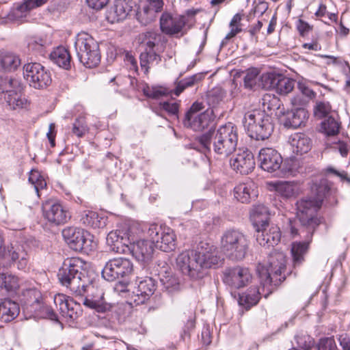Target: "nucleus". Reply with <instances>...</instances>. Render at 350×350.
<instances>
[{
	"instance_id": "52",
	"label": "nucleus",
	"mask_w": 350,
	"mask_h": 350,
	"mask_svg": "<svg viewBox=\"0 0 350 350\" xmlns=\"http://www.w3.org/2000/svg\"><path fill=\"white\" fill-rule=\"evenodd\" d=\"M259 75L258 70L256 68H252L247 70L245 76L243 77L244 86L246 88L252 89L256 85Z\"/></svg>"
},
{
	"instance_id": "46",
	"label": "nucleus",
	"mask_w": 350,
	"mask_h": 350,
	"mask_svg": "<svg viewBox=\"0 0 350 350\" xmlns=\"http://www.w3.org/2000/svg\"><path fill=\"white\" fill-rule=\"evenodd\" d=\"M140 65L142 68L148 71L149 65L156 63L157 64L161 61V57L154 51H145L142 53L139 57Z\"/></svg>"
},
{
	"instance_id": "27",
	"label": "nucleus",
	"mask_w": 350,
	"mask_h": 350,
	"mask_svg": "<svg viewBox=\"0 0 350 350\" xmlns=\"http://www.w3.org/2000/svg\"><path fill=\"white\" fill-rule=\"evenodd\" d=\"M273 124L272 120L265 121L260 125H252L250 127L245 128L249 137L256 140H265L268 139L273 131Z\"/></svg>"
},
{
	"instance_id": "53",
	"label": "nucleus",
	"mask_w": 350,
	"mask_h": 350,
	"mask_svg": "<svg viewBox=\"0 0 350 350\" xmlns=\"http://www.w3.org/2000/svg\"><path fill=\"white\" fill-rule=\"evenodd\" d=\"M146 230L148 237L151 239L150 241L153 243V245H155L157 240L159 239L161 235V232L163 231L161 226L156 224H152L148 225V226H146Z\"/></svg>"
},
{
	"instance_id": "11",
	"label": "nucleus",
	"mask_w": 350,
	"mask_h": 350,
	"mask_svg": "<svg viewBox=\"0 0 350 350\" xmlns=\"http://www.w3.org/2000/svg\"><path fill=\"white\" fill-rule=\"evenodd\" d=\"M23 72L24 79L35 89H44L51 83V72L40 63L25 64L23 67Z\"/></svg>"
},
{
	"instance_id": "59",
	"label": "nucleus",
	"mask_w": 350,
	"mask_h": 350,
	"mask_svg": "<svg viewBox=\"0 0 350 350\" xmlns=\"http://www.w3.org/2000/svg\"><path fill=\"white\" fill-rule=\"evenodd\" d=\"M144 3L155 15L163 9V1L162 0H147Z\"/></svg>"
},
{
	"instance_id": "55",
	"label": "nucleus",
	"mask_w": 350,
	"mask_h": 350,
	"mask_svg": "<svg viewBox=\"0 0 350 350\" xmlns=\"http://www.w3.org/2000/svg\"><path fill=\"white\" fill-rule=\"evenodd\" d=\"M318 350H337L334 338H324L319 340Z\"/></svg>"
},
{
	"instance_id": "5",
	"label": "nucleus",
	"mask_w": 350,
	"mask_h": 350,
	"mask_svg": "<svg viewBox=\"0 0 350 350\" xmlns=\"http://www.w3.org/2000/svg\"><path fill=\"white\" fill-rule=\"evenodd\" d=\"M286 261L283 252L273 251L269 255L267 263L258 265L256 271L265 297L285 280Z\"/></svg>"
},
{
	"instance_id": "16",
	"label": "nucleus",
	"mask_w": 350,
	"mask_h": 350,
	"mask_svg": "<svg viewBox=\"0 0 350 350\" xmlns=\"http://www.w3.org/2000/svg\"><path fill=\"white\" fill-rule=\"evenodd\" d=\"M141 275H145V278L144 279L142 278V280H139V277H137V286L134 288L131 296V300L135 305L146 303L156 289L154 281L151 277L148 276V274H144L141 271Z\"/></svg>"
},
{
	"instance_id": "58",
	"label": "nucleus",
	"mask_w": 350,
	"mask_h": 350,
	"mask_svg": "<svg viewBox=\"0 0 350 350\" xmlns=\"http://www.w3.org/2000/svg\"><path fill=\"white\" fill-rule=\"evenodd\" d=\"M38 311H40V312H41L40 314L44 318H47L51 320H57V314L53 311V310L51 307L44 305L43 303L41 305V308H38Z\"/></svg>"
},
{
	"instance_id": "41",
	"label": "nucleus",
	"mask_w": 350,
	"mask_h": 350,
	"mask_svg": "<svg viewBox=\"0 0 350 350\" xmlns=\"http://www.w3.org/2000/svg\"><path fill=\"white\" fill-rule=\"evenodd\" d=\"M49 0H24L23 3L18 5L15 12V16L21 17L23 14L30 12L31 10L40 7Z\"/></svg>"
},
{
	"instance_id": "32",
	"label": "nucleus",
	"mask_w": 350,
	"mask_h": 350,
	"mask_svg": "<svg viewBox=\"0 0 350 350\" xmlns=\"http://www.w3.org/2000/svg\"><path fill=\"white\" fill-rule=\"evenodd\" d=\"M21 64V59L17 54L10 52L0 53V71H14Z\"/></svg>"
},
{
	"instance_id": "62",
	"label": "nucleus",
	"mask_w": 350,
	"mask_h": 350,
	"mask_svg": "<svg viewBox=\"0 0 350 350\" xmlns=\"http://www.w3.org/2000/svg\"><path fill=\"white\" fill-rule=\"evenodd\" d=\"M109 2V0H87L89 7L98 10L103 8Z\"/></svg>"
},
{
	"instance_id": "44",
	"label": "nucleus",
	"mask_w": 350,
	"mask_h": 350,
	"mask_svg": "<svg viewBox=\"0 0 350 350\" xmlns=\"http://www.w3.org/2000/svg\"><path fill=\"white\" fill-rule=\"evenodd\" d=\"M81 221L86 226L94 228H100L102 221L97 213L92 211H85L81 215Z\"/></svg>"
},
{
	"instance_id": "17",
	"label": "nucleus",
	"mask_w": 350,
	"mask_h": 350,
	"mask_svg": "<svg viewBox=\"0 0 350 350\" xmlns=\"http://www.w3.org/2000/svg\"><path fill=\"white\" fill-rule=\"evenodd\" d=\"M188 22V16H173L170 13L164 12L160 18V28L163 33L169 36L177 35L180 33V36H183L185 32L183 29Z\"/></svg>"
},
{
	"instance_id": "2",
	"label": "nucleus",
	"mask_w": 350,
	"mask_h": 350,
	"mask_svg": "<svg viewBox=\"0 0 350 350\" xmlns=\"http://www.w3.org/2000/svg\"><path fill=\"white\" fill-rule=\"evenodd\" d=\"M82 267L83 261L79 258L65 260L57 273L60 283L78 297L85 307L98 312L110 311L113 305L105 299L103 290H97L90 297H84L88 287V280L81 271Z\"/></svg>"
},
{
	"instance_id": "54",
	"label": "nucleus",
	"mask_w": 350,
	"mask_h": 350,
	"mask_svg": "<svg viewBox=\"0 0 350 350\" xmlns=\"http://www.w3.org/2000/svg\"><path fill=\"white\" fill-rule=\"evenodd\" d=\"M87 131V125L83 118H77L73 123L72 133L77 136L82 137Z\"/></svg>"
},
{
	"instance_id": "6",
	"label": "nucleus",
	"mask_w": 350,
	"mask_h": 350,
	"mask_svg": "<svg viewBox=\"0 0 350 350\" xmlns=\"http://www.w3.org/2000/svg\"><path fill=\"white\" fill-rule=\"evenodd\" d=\"M250 245L248 236L239 230H228L221 237V251L232 260L240 261L244 259L249 251Z\"/></svg>"
},
{
	"instance_id": "13",
	"label": "nucleus",
	"mask_w": 350,
	"mask_h": 350,
	"mask_svg": "<svg viewBox=\"0 0 350 350\" xmlns=\"http://www.w3.org/2000/svg\"><path fill=\"white\" fill-rule=\"evenodd\" d=\"M153 243L148 240H139L131 241L127 252H130L132 256L139 262H141V271L144 274H150L152 271V267L150 266V261L152 259L154 252Z\"/></svg>"
},
{
	"instance_id": "42",
	"label": "nucleus",
	"mask_w": 350,
	"mask_h": 350,
	"mask_svg": "<svg viewBox=\"0 0 350 350\" xmlns=\"http://www.w3.org/2000/svg\"><path fill=\"white\" fill-rule=\"evenodd\" d=\"M137 19L140 23L146 25L156 18L155 14L150 10L145 3H143L136 12Z\"/></svg>"
},
{
	"instance_id": "43",
	"label": "nucleus",
	"mask_w": 350,
	"mask_h": 350,
	"mask_svg": "<svg viewBox=\"0 0 350 350\" xmlns=\"http://www.w3.org/2000/svg\"><path fill=\"white\" fill-rule=\"evenodd\" d=\"M275 188L281 196L291 198L295 194L297 187L292 182L278 181L275 183Z\"/></svg>"
},
{
	"instance_id": "33",
	"label": "nucleus",
	"mask_w": 350,
	"mask_h": 350,
	"mask_svg": "<svg viewBox=\"0 0 350 350\" xmlns=\"http://www.w3.org/2000/svg\"><path fill=\"white\" fill-rule=\"evenodd\" d=\"M271 120V118L265 111L254 109L245 113L243 123L245 129L252 125H260L261 123Z\"/></svg>"
},
{
	"instance_id": "23",
	"label": "nucleus",
	"mask_w": 350,
	"mask_h": 350,
	"mask_svg": "<svg viewBox=\"0 0 350 350\" xmlns=\"http://www.w3.org/2000/svg\"><path fill=\"white\" fill-rule=\"evenodd\" d=\"M258 158L261 168L269 172L278 170L282 163L280 154L271 148H262L258 153Z\"/></svg>"
},
{
	"instance_id": "63",
	"label": "nucleus",
	"mask_w": 350,
	"mask_h": 350,
	"mask_svg": "<svg viewBox=\"0 0 350 350\" xmlns=\"http://www.w3.org/2000/svg\"><path fill=\"white\" fill-rule=\"evenodd\" d=\"M297 27L301 36H305L312 29L308 23L301 19L299 20Z\"/></svg>"
},
{
	"instance_id": "49",
	"label": "nucleus",
	"mask_w": 350,
	"mask_h": 350,
	"mask_svg": "<svg viewBox=\"0 0 350 350\" xmlns=\"http://www.w3.org/2000/svg\"><path fill=\"white\" fill-rule=\"evenodd\" d=\"M295 81L291 79L279 76L275 90L280 94H287L294 88Z\"/></svg>"
},
{
	"instance_id": "10",
	"label": "nucleus",
	"mask_w": 350,
	"mask_h": 350,
	"mask_svg": "<svg viewBox=\"0 0 350 350\" xmlns=\"http://www.w3.org/2000/svg\"><path fill=\"white\" fill-rule=\"evenodd\" d=\"M62 236L69 247L76 252L86 254L97 247L94 237L88 231L77 227H68L62 230Z\"/></svg>"
},
{
	"instance_id": "47",
	"label": "nucleus",
	"mask_w": 350,
	"mask_h": 350,
	"mask_svg": "<svg viewBox=\"0 0 350 350\" xmlns=\"http://www.w3.org/2000/svg\"><path fill=\"white\" fill-rule=\"evenodd\" d=\"M25 295L27 297L29 304L35 312L38 310V308H41L42 297L40 291L36 288L28 289Z\"/></svg>"
},
{
	"instance_id": "4",
	"label": "nucleus",
	"mask_w": 350,
	"mask_h": 350,
	"mask_svg": "<svg viewBox=\"0 0 350 350\" xmlns=\"http://www.w3.org/2000/svg\"><path fill=\"white\" fill-rule=\"evenodd\" d=\"M202 147L208 152L211 150L218 159L228 158L237 148L238 129L232 122L219 126L215 131H208L198 137Z\"/></svg>"
},
{
	"instance_id": "29",
	"label": "nucleus",
	"mask_w": 350,
	"mask_h": 350,
	"mask_svg": "<svg viewBox=\"0 0 350 350\" xmlns=\"http://www.w3.org/2000/svg\"><path fill=\"white\" fill-rule=\"evenodd\" d=\"M18 304L10 299H5L0 304V319L8 323L14 319L19 314Z\"/></svg>"
},
{
	"instance_id": "39",
	"label": "nucleus",
	"mask_w": 350,
	"mask_h": 350,
	"mask_svg": "<svg viewBox=\"0 0 350 350\" xmlns=\"http://www.w3.org/2000/svg\"><path fill=\"white\" fill-rule=\"evenodd\" d=\"M340 123L333 116H329L321 122V129L326 135L334 136L339 133Z\"/></svg>"
},
{
	"instance_id": "34",
	"label": "nucleus",
	"mask_w": 350,
	"mask_h": 350,
	"mask_svg": "<svg viewBox=\"0 0 350 350\" xmlns=\"http://www.w3.org/2000/svg\"><path fill=\"white\" fill-rule=\"evenodd\" d=\"M50 59L60 68L68 70L70 68L71 57L64 46H59L50 54Z\"/></svg>"
},
{
	"instance_id": "24",
	"label": "nucleus",
	"mask_w": 350,
	"mask_h": 350,
	"mask_svg": "<svg viewBox=\"0 0 350 350\" xmlns=\"http://www.w3.org/2000/svg\"><path fill=\"white\" fill-rule=\"evenodd\" d=\"M232 168L241 174H248L255 167V160L252 152L246 149L239 153L231 159Z\"/></svg>"
},
{
	"instance_id": "36",
	"label": "nucleus",
	"mask_w": 350,
	"mask_h": 350,
	"mask_svg": "<svg viewBox=\"0 0 350 350\" xmlns=\"http://www.w3.org/2000/svg\"><path fill=\"white\" fill-rule=\"evenodd\" d=\"M202 77L200 74H196L180 80L177 79L174 82L175 88L171 91V93L178 96L185 89L193 87L200 81Z\"/></svg>"
},
{
	"instance_id": "20",
	"label": "nucleus",
	"mask_w": 350,
	"mask_h": 350,
	"mask_svg": "<svg viewBox=\"0 0 350 350\" xmlns=\"http://www.w3.org/2000/svg\"><path fill=\"white\" fill-rule=\"evenodd\" d=\"M133 241L129 230L111 231L107 236L106 241L111 251L116 253H126Z\"/></svg>"
},
{
	"instance_id": "9",
	"label": "nucleus",
	"mask_w": 350,
	"mask_h": 350,
	"mask_svg": "<svg viewBox=\"0 0 350 350\" xmlns=\"http://www.w3.org/2000/svg\"><path fill=\"white\" fill-rule=\"evenodd\" d=\"M20 82L11 77H0L1 98L10 110L19 111L27 109L29 103L20 92Z\"/></svg>"
},
{
	"instance_id": "12",
	"label": "nucleus",
	"mask_w": 350,
	"mask_h": 350,
	"mask_svg": "<svg viewBox=\"0 0 350 350\" xmlns=\"http://www.w3.org/2000/svg\"><path fill=\"white\" fill-rule=\"evenodd\" d=\"M133 271L131 261L125 258H115L108 260L102 271L103 278L109 282L130 275Z\"/></svg>"
},
{
	"instance_id": "38",
	"label": "nucleus",
	"mask_w": 350,
	"mask_h": 350,
	"mask_svg": "<svg viewBox=\"0 0 350 350\" xmlns=\"http://www.w3.org/2000/svg\"><path fill=\"white\" fill-rule=\"evenodd\" d=\"M143 36L142 42H144L146 46V51H154V47L158 45L159 42L165 43L167 42V39L164 36L154 31H147Z\"/></svg>"
},
{
	"instance_id": "7",
	"label": "nucleus",
	"mask_w": 350,
	"mask_h": 350,
	"mask_svg": "<svg viewBox=\"0 0 350 350\" xmlns=\"http://www.w3.org/2000/svg\"><path fill=\"white\" fill-rule=\"evenodd\" d=\"M30 245H36V241L30 239L27 241H13L3 244L0 250V260L4 267H10L16 264L18 269H25L29 263V248Z\"/></svg>"
},
{
	"instance_id": "28",
	"label": "nucleus",
	"mask_w": 350,
	"mask_h": 350,
	"mask_svg": "<svg viewBox=\"0 0 350 350\" xmlns=\"http://www.w3.org/2000/svg\"><path fill=\"white\" fill-rule=\"evenodd\" d=\"M154 246L165 252L174 251L176 247V236L170 229L163 230Z\"/></svg>"
},
{
	"instance_id": "56",
	"label": "nucleus",
	"mask_w": 350,
	"mask_h": 350,
	"mask_svg": "<svg viewBox=\"0 0 350 350\" xmlns=\"http://www.w3.org/2000/svg\"><path fill=\"white\" fill-rule=\"evenodd\" d=\"M144 94L151 98L157 99L160 97L167 94V90L165 88H147L144 90Z\"/></svg>"
},
{
	"instance_id": "50",
	"label": "nucleus",
	"mask_w": 350,
	"mask_h": 350,
	"mask_svg": "<svg viewBox=\"0 0 350 350\" xmlns=\"http://www.w3.org/2000/svg\"><path fill=\"white\" fill-rule=\"evenodd\" d=\"M295 340L297 345V348L299 350H310L314 345V339L309 335L300 333L295 336Z\"/></svg>"
},
{
	"instance_id": "19",
	"label": "nucleus",
	"mask_w": 350,
	"mask_h": 350,
	"mask_svg": "<svg viewBox=\"0 0 350 350\" xmlns=\"http://www.w3.org/2000/svg\"><path fill=\"white\" fill-rule=\"evenodd\" d=\"M54 302L62 316L70 321H74L82 314V310L79 302L72 298H66L64 295L59 294L55 297Z\"/></svg>"
},
{
	"instance_id": "45",
	"label": "nucleus",
	"mask_w": 350,
	"mask_h": 350,
	"mask_svg": "<svg viewBox=\"0 0 350 350\" xmlns=\"http://www.w3.org/2000/svg\"><path fill=\"white\" fill-rule=\"evenodd\" d=\"M279 76L271 72L264 73L260 77L258 85L265 90H275Z\"/></svg>"
},
{
	"instance_id": "64",
	"label": "nucleus",
	"mask_w": 350,
	"mask_h": 350,
	"mask_svg": "<svg viewBox=\"0 0 350 350\" xmlns=\"http://www.w3.org/2000/svg\"><path fill=\"white\" fill-rule=\"evenodd\" d=\"M338 340L343 350H350V336L347 334H341Z\"/></svg>"
},
{
	"instance_id": "26",
	"label": "nucleus",
	"mask_w": 350,
	"mask_h": 350,
	"mask_svg": "<svg viewBox=\"0 0 350 350\" xmlns=\"http://www.w3.org/2000/svg\"><path fill=\"white\" fill-rule=\"evenodd\" d=\"M308 118V111L303 107H296L284 113L283 125L287 129H297L304 126Z\"/></svg>"
},
{
	"instance_id": "14",
	"label": "nucleus",
	"mask_w": 350,
	"mask_h": 350,
	"mask_svg": "<svg viewBox=\"0 0 350 350\" xmlns=\"http://www.w3.org/2000/svg\"><path fill=\"white\" fill-rule=\"evenodd\" d=\"M150 274L158 275L163 289L169 293L180 289V279L172 273L171 268L165 261L156 262Z\"/></svg>"
},
{
	"instance_id": "31",
	"label": "nucleus",
	"mask_w": 350,
	"mask_h": 350,
	"mask_svg": "<svg viewBox=\"0 0 350 350\" xmlns=\"http://www.w3.org/2000/svg\"><path fill=\"white\" fill-rule=\"evenodd\" d=\"M261 292L257 286L250 287L245 293L239 295V304L246 310L256 305L260 299Z\"/></svg>"
},
{
	"instance_id": "61",
	"label": "nucleus",
	"mask_w": 350,
	"mask_h": 350,
	"mask_svg": "<svg viewBox=\"0 0 350 350\" xmlns=\"http://www.w3.org/2000/svg\"><path fill=\"white\" fill-rule=\"evenodd\" d=\"M203 107L202 103L198 102L194 103L190 109L186 113L185 119L193 118L194 113L201 111Z\"/></svg>"
},
{
	"instance_id": "1",
	"label": "nucleus",
	"mask_w": 350,
	"mask_h": 350,
	"mask_svg": "<svg viewBox=\"0 0 350 350\" xmlns=\"http://www.w3.org/2000/svg\"><path fill=\"white\" fill-rule=\"evenodd\" d=\"M329 190L330 186L327 179L315 181L311 187V196L297 201L296 204L299 226L298 228L297 221L290 220L291 232L293 236L303 234L306 240L292 244L291 254L295 266L301 265L304 260V255L308 252L312 234L320 223L317 213Z\"/></svg>"
},
{
	"instance_id": "3",
	"label": "nucleus",
	"mask_w": 350,
	"mask_h": 350,
	"mask_svg": "<svg viewBox=\"0 0 350 350\" xmlns=\"http://www.w3.org/2000/svg\"><path fill=\"white\" fill-rule=\"evenodd\" d=\"M223 259L217 256L213 245L201 242L195 250H186L176 258V266L192 280L202 279L206 269L219 265Z\"/></svg>"
},
{
	"instance_id": "25",
	"label": "nucleus",
	"mask_w": 350,
	"mask_h": 350,
	"mask_svg": "<svg viewBox=\"0 0 350 350\" xmlns=\"http://www.w3.org/2000/svg\"><path fill=\"white\" fill-rule=\"evenodd\" d=\"M213 109H207L193 118L184 119L183 124L186 127H190L196 131H202L206 129H209L208 131H215L213 130L215 126Z\"/></svg>"
},
{
	"instance_id": "60",
	"label": "nucleus",
	"mask_w": 350,
	"mask_h": 350,
	"mask_svg": "<svg viewBox=\"0 0 350 350\" xmlns=\"http://www.w3.org/2000/svg\"><path fill=\"white\" fill-rule=\"evenodd\" d=\"M298 89L301 94L308 99L315 98L317 93L304 83H298Z\"/></svg>"
},
{
	"instance_id": "48",
	"label": "nucleus",
	"mask_w": 350,
	"mask_h": 350,
	"mask_svg": "<svg viewBox=\"0 0 350 350\" xmlns=\"http://www.w3.org/2000/svg\"><path fill=\"white\" fill-rule=\"evenodd\" d=\"M226 96V92L221 88H216L208 92L207 94V103L209 106L215 108Z\"/></svg>"
},
{
	"instance_id": "37",
	"label": "nucleus",
	"mask_w": 350,
	"mask_h": 350,
	"mask_svg": "<svg viewBox=\"0 0 350 350\" xmlns=\"http://www.w3.org/2000/svg\"><path fill=\"white\" fill-rule=\"evenodd\" d=\"M252 183H241L234 189V198L242 203H248L252 196H255Z\"/></svg>"
},
{
	"instance_id": "22",
	"label": "nucleus",
	"mask_w": 350,
	"mask_h": 350,
	"mask_svg": "<svg viewBox=\"0 0 350 350\" xmlns=\"http://www.w3.org/2000/svg\"><path fill=\"white\" fill-rule=\"evenodd\" d=\"M135 6L136 3L133 0H115L113 6L107 12L106 18L111 23L123 21Z\"/></svg>"
},
{
	"instance_id": "21",
	"label": "nucleus",
	"mask_w": 350,
	"mask_h": 350,
	"mask_svg": "<svg viewBox=\"0 0 350 350\" xmlns=\"http://www.w3.org/2000/svg\"><path fill=\"white\" fill-rule=\"evenodd\" d=\"M255 228L256 241L261 246L269 248L280 241L281 232L277 226L268 224Z\"/></svg>"
},
{
	"instance_id": "57",
	"label": "nucleus",
	"mask_w": 350,
	"mask_h": 350,
	"mask_svg": "<svg viewBox=\"0 0 350 350\" xmlns=\"http://www.w3.org/2000/svg\"><path fill=\"white\" fill-rule=\"evenodd\" d=\"M160 105L170 115L176 116L178 114L179 105L177 103L163 102L161 103Z\"/></svg>"
},
{
	"instance_id": "40",
	"label": "nucleus",
	"mask_w": 350,
	"mask_h": 350,
	"mask_svg": "<svg viewBox=\"0 0 350 350\" xmlns=\"http://www.w3.org/2000/svg\"><path fill=\"white\" fill-rule=\"evenodd\" d=\"M332 107L329 101L316 100L313 108V113L315 118L322 119L332 116Z\"/></svg>"
},
{
	"instance_id": "35",
	"label": "nucleus",
	"mask_w": 350,
	"mask_h": 350,
	"mask_svg": "<svg viewBox=\"0 0 350 350\" xmlns=\"http://www.w3.org/2000/svg\"><path fill=\"white\" fill-rule=\"evenodd\" d=\"M293 151L297 154L308 152L311 146L310 139L304 133H295L291 139Z\"/></svg>"
},
{
	"instance_id": "51",
	"label": "nucleus",
	"mask_w": 350,
	"mask_h": 350,
	"mask_svg": "<svg viewBox=\"0 0 350 350\" xmlns=\"http://www.w3.org/2000/svg\"><path fill=\"white\" fill-rule=\"evenodd\" d=\"M262 111H265L266 109L269 111L279 109L280 106V100L274 95L267 94L264 95L262 98Z\"/></svg>"
},
{
	"instance_id": "30",
	"label": "nucleus",
	"mask_w": 350,
	"mask_h": 350,
	"mask_svg": "<svg viewBox=\"0 0 350 350\" xmlns=\"http://www.w3.org/2000/svg\"><path fill=\"white\" fill-rule=\"evenodd\" d=\"M270 213L269 208L263 204H257L250 211V219L254 228L269 224Z\"/></svg>"
},
{
	"instance_id": "8",
	"label": "nucleus",
	"mask_w": 350,
	"mask_h": 350,
	"mask_svg": "<svg viewBox=\"0 0 350 350\" xmlns=\"http://www.w3.org/2000/svg\"><path fill=\"white\" fill-rule=\"evenodd\" d=\"M75 46L79 60L86 68H94L99 64V45L90 35L85 32L79 33Z\"/></svg>"
},
{
	"instance_id": "15",
	"label": "nucleus",
	"mask_w": 350,
	"mask_h": 350,
	"mask_svg": "<svg viewBox=\"0 0 350 350\" xmlns=\"http://www.w3.org/2000/svg\"><path fill=\"white\" fill-rule=\"evenodd\" d=\"M252 275L247 267L235 266L227 267L223 271V282L232 288L238 289L250 284Z\"/></svg>"
},
{
	"instance_id": "18",
	"label": "nucleus",
	"mask_w": 350,
	"mask_h": 350,
	"mask_svg": "<svg viewBox=\"0 0 350 350\" xmlns=\"http://www.w3.org/2000/svg\"><path fill=\"white\" fill-rule=\"evenodd\" d=\"M42 208L44 217L55 225L64 224L70 218L69 213L55 200H46L42 204Z\"/></svg>"
}]
</instances>
